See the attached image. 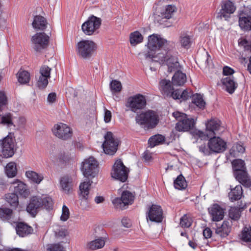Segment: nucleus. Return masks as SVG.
<instances>
[{
  "instance_id": "cd10ccee",
  "label": "nucleus",
  "mask_w": 251,
  "mask_h": 251,
  "mask_svg": "<svg viewBox=\"0 0 251 251\" xmlns=\"http://www.w3.org/2000/svg\"><path fill=\"white\" fill-rule=\"evenodd\" d=\"M247 205L246 203L243 204L241 203L238 206L232 207L229 210V217L234 221L238 220L241 217V213L242 211L246 208Z\"/></svg>"
},
{
  "instance_id": "5fc2aeb1",
  "label": "nucleus",
  "mask_w": 251,
  "mask_h": 251,
  "mask_svg": "<svg viewBox=\"0 0 251 251\" xmlns=\"http://www.w3.org/2000/svg\"><path fill=\"white\" fill-rule=\"evenodd\" d=\"M51 68L48 66L43 65L41 67L39 71V75L50 78Z\"/></svg>"
},
{
  "instance_id": "f3484780",
  "label": "nucleus",
  "mask_w": 251,
  "mask_h": 251,
  "mask_svg": "<svg viewBox=\"0 0 251 251\" xmlns=\"http://www.w3.org/2000/svg\"><path fill=\"white\" fill-rule=\"evenodd\" d=\"M163 210L160 206L152 204L147 212V219L155 223H161L163 220Z\"/></svg>"
},
{
  "instance_id": "6e6552de",
  "label": "nucleus",
  "mask_w": 251,
  "mask_h": 251,
  "mask_svg": "<svg viewBox=\"0 0 251 251\" xmlns=\"http://www.w3.org/2000/svg\"><path fill=\"white\" fill-rule=\"evenodd\" d=\"M101 24V19L100 18L91 15L82 24L81 29L85 34L92 35L100 28Z\"/></svg>"
},
{
  "instance_id": "f704fd0d",
  "label": "nucleus",
  "mask_w": 251,
  "mask_h": 251,
  "mask_svg": "<svg viewBox=\"0 0 251 251\" xmlns=\"http://www.w3.org/2000/svg\"><path fill=\"white\" fill-rule=\"evenodd\" d=\"M5 200L11 206L14 208H16L19 204L18 195L14 192L5 194Z\"/></svg>"
},
{
  "instance_id": "8fccbe9b",
  "label": "nucleus",
  "mask_w": 251,
  "mask_h": 251,
  "mask_svg": "<svg viewBox=\"0 0 251 251\" xmlns=\"http://www.w3.org/2000/svg\"><path fill=\"white\" fill-rule=\"evenodd\" d=\"M12 119V115L10 113L0 115V124L10 126L13 125Z\"/></svg>"
},
{
  "instance_id": "0e129e2a",
  "label": "nucleus",
  "mask_w": 251,
  "mask_h": 251,
  "mask_svg": "<svg viewBox=\"0 0 251 251\" xmlns=\"http://www.w3.org/2000/svg\"><path fill=\"white\" fill-rule=\"evenodd\" d=\"M223 75H231L234 73V70L232 68L228 66H225L223 68Z\"/></svg>"
},
{
  "instance_id": "c03bdc74",
  "label": "nucleus",
  "mask_w": 251,
  "mask_h": 251,
  "mask_svg": "<svg viewBox=\"0 0 251 251\" xmlns=\"http://www.w3.org/2000/svg\"><path fill=\"white\" fill-rule=\"evenodd\" d=\"M13 216V211L7 207L0 208V218L3 220H9Z\"/></svg>"
},
{
  "instance_id": "4c0bfd02",
  "label": "nucleus",
  "mask_w": 251,
  "mask_h": 251,
  "mask_svg": "<svg viewBox=\"0 0 251 251\" xmlns=\"http://www.w3.org/2000/svg\"><path fill=\"white\" fill-rule=\"evenodd\" d=\"M5 173L8 177L15 176L17 173L16 163L13 162L8 163L5 167Z\"/></svg>"
},
{
  "instance_id": "6e6d98bb",
  "label": "nucleus",
  "mask_w": 251,
  "mask_h": 251,
  "mask_svg": "<svg viewBox=\"0 0 251 251\" xmlns=\"http://www.w3.org/2000/svg\"><path fill=\"white\" fill-rule=\"evenodd\" d=\"M199 150L200 152L204 155H209L213 153L208 145H207L205 144H202L200 145L199 147Z\"/></svg>"
},
{
  "instance_id": "1a4fd4ad",
  "label": "nucleus",
  "mask_w": 251,
  "mask_h": 251,
  "mask_svg": "<svg viewBox=\"0 0 251 251\" xmlns=\"http://www.w3.org/2000/svg\"><path fill=\"white\" fill-rule=\"evenodd\" d=\"M49 36L44 32L36 33L31 39L32 47L36 52H40L49 45Z\"/></svg>"
},
{
  "instance_id": "4d7b16f0",
  "label": "nucleus",
  "mask_w": 251,
  "mask_h": 251,
  "mask_svg": "<svg viewBox=\"0 0 251 251\" xmlns=\"http://www.w3.org/2000/svg\"><path fill=\"white\" fill-rule=\"evenodd\" d=\"M180 225L182 227H189L191 225V222L189 220L188 217L184 215L180 219Z\"/></svg>"
},
{
  "instance_id": "680f3d73",
  "label": "nucleus",
  "mask_w": 251,
  "mask_h": 251,
  "mask_svg": "<svg viewBox=\"0 0 251 251\" xmlns=\"http://www.w3.org/2000/svg\"><path fill=\"white\" fill-rule=\"evenodd\" d=\"M240 46H243L245 50L248 51H251V44L246 39H243L239 42Z\"/></svg>"
},
{
  "instance_id": "aec40b11",
  "label": "nucleus",
  "mask_w": 251,
  "mask_h": 251,
  "mask_svg": "<svg viewBox=\"0 0 251 251\" xmlns=\"http://www.w3.org/2000/svg\"><path fill=\"white\" fill-rule=\"evenodd\" d=\"M11 186L10 188L13 189L14 193L17 195L26 198L29 195V191L27 188V186L23 182L16 179L15 181L11 182Z\"/></svg>"
},
{
  "instance_id": "13d9d810",
  "label": "nucleus",
  "mask_w": 251,
  "mask_h": 251,
  "mask_svg": "<svg viewBox=\"0 0 251 251\" xmlns=\"http://www.w3.org/2000/svg\"><path fill=\"white\" fill-rule=\"evenodd\" d=\"M7 103V99L5 93L0 91V112L2 111L3 106Z\"/></svg>"
},
{
  "instance_id": "4be33fe9",
  "label": "nucleus",
  "mask_w": 251,
  "mask_h": 251,
  "mask_svg": "<svg viewBox=\"0 0 251 251\" xmlns=\"http://www.w3.org/2000/svg\"><path fill=\"white\" fill-rule=\"evenodd\" d=\"M208 210L213 221H220L224 217V209L218 204H213L211 207L208 208Z\"/></svg>"
},
{
  "instance_id": "bb28decb",
  "label": "nucleus",
  "mask_w": 251,
  "mask_h": 251,
  "mask_svg": "<svg viewBox=\"0 0 251 251\" xmlns=\"http://www.w3.org/2000/svg\"><path fill=\"white\" fill-rule=\"evenodd\" d=\"M16 230L17 234L20 236L25 237L31 234L33 232V228L26 224L20 222L17 224Z\"/></svg>"
},
{
  "instance_id": "dca6fc26",
  "label": "nucleus",
  "mask_w": 251,
  "mask_h": 251,
  "mask_svg": "<svg viewBox=\"0 0 251 251\" xmlns=\"http://www.w3.org/2000/svg\"><path fill=\"white\" fill-rule=\"evenodd\" d=\"M208 145L212 152L221 153L224 151L226 148V143L219 137L215 135L209 137Z\"/></svg>"
},
{
  "instance_id": "37998d69",
  "label": "nucleus",
  "mask_w": 251,
  "mask_h": 251,
  "mask_svg": "<svg viewBox=\"0 0 251 251\" xmlns=\"http://www.w3.org/2000/svg\"><path fill=\"white\" fill-rule=\"evenodd\" d=\"M165 140V138L161 135H155L151 137L149 140V144L151 148L162 143Z\"/></svg>"
},
{
  "instance_id": "3c124183",
  "label": "nucleus",
  "mask_w": 251,
  "mask_h": 251,
  "mask_svg": "<svg viewBox=\"0 0 251 251\" xmlns=\"http://www.w3.org/2000/svg\"><path fill=\"white\" fill-rule=\"evenodd\" d=\"M42 201L41 206L44 207L46 209H52L53 206V201L52 199L49 197H44L41 198Z\"/></svg>"
},
{
  "instance_id": "a18cd8bd",
  "label": "nucleus",
  "mask_w": 251,
  "mask_h": 251,
  "mask_svg": "<svg viewBox=\"0 0 251 251\" xmlns=\"http://www.w3.org/2000/svg\"><path fill=\"white\" fill-rule=\"evenodd\" d=\"M19 82L21 84H25L29 81L30 75L26 71H20L17 74Z\"/></svg>"
},
{
  "instance_id": "412c9836",
  "label": "nucleus",
  "mask_w": 251,
  "mask_h": 251,
  "mask_svg": "<svg viewBox=\"0 0 251 251\" xmlns=\"http://www.w3.org/2000/svg\"><path fill=\"white\" fill-rule=\"evenodd\" d=\"M32 26L36 30H44L47 27L48 22L46 19L40 15L34 13Z\"/></svg>"
},
{
  "instance_id": "20e7f679",
  "label": "nucleus",
  "mask_w": 251,
  "mask_h": 251,
  "mask_svg": "<svg viewBox=\"0 0 251 251\" xmlns=\"http://www.w3.org/2000/svg\"><path fill=\"white\" fill-rule=\"evenodd\" d=\"M97 49L95 43L93 41L83 40L77 44L76 51L78 56L84 58H90Z\"/></svg>"
},
{
  "instance_id": "052dcab7",
  "label": "nucleus",
  "mask_w": 251,
  "mask_h": 251,
  "mask_svg": "<svg viewBox=\"0 0 251 251\" xmlns=\"http://www.w3.org/2000/svg\"><path fill=\"white\" fill-rule=\"evenodd\" d=\"M49 251H64V248L60 244L51 245L50 247L48 248Z\"/></svg>"
},
{
  "instance_id": "b1692460",
  "label": "nucleus",
  "mask_w": 251,
  "mask_h": 251,
  "mask_svg": "<svg viewBox=\"0 0 251 251\" xmlns=\"http://www.w3.org/2000/svg\"><path fill=\"white\" fill-rule=\"evenodd\" d=\"M236 179L238 180L244 187L249 188L251 185V179L248 176L246 170L237 172L234 174Z\"/></svg>"
},
{
  "instance_id": "79ce46f5",
  "label": "nucleus",
  "mask_w": 251,
  "mask_h": 251,
  "mask_svg": "<svg viewBox=\"0 0 251 251\" xmlns=\"http://www.w3.org/2000/svg\"><path fill=\"white\" fill-rule=\"evenodd\" d=\"M176 10V7L175 5H168L163 11L161 13V17L163 18L170 19Z\"/></svg>"
},
{
  "instance_id": "39448f33",
  "label": "nucleus",
  "mask_w": 251,
  "mask_h": 251,
  "mask_svg": "<svg viewBox=\"0 0 251 251\" xmlns=\"http://www.w3.org/2000/svg\"><path fill=\"white\" fill-rule=\"evenodd\" d=\"M146 104L145 96L139 94H136L127 98L125 105L128 109H126V111L130 110L137 114L140 111L145 108Z\"/></svg>"
},
{
  "instance_id": "f03ea898",
  "label": "nucleus",
  "mask_w": 251,
  "mask_h": 251,
  "mask_svg": "<svg viewBox=\"0 0 251 251\" xmlns=\"http://www.w3.org/2000/svg\"><path fill=\"white\" fill-rule=\"evenodd\" d=\"M135 120L137 125L148 129L155 127L159 122L158 115L152 110L137 113L135 117Z\"/></svg>"
},
{
  "instance_id": "4468645a",
  "label": "nucleus",
  "mask_w": 251,
  "mask_h": 251,
  "mask_svg": "<svg viewBox=\"0 0 251 251\" xmlns=\"http://www.w3.org/2000/svg\"><path fill=\"white\" fill-rule=\"evenodd\" d=\"M134 200L132 194L128 191H124L120 198H116L113 201V203L117 208L125 209V206L131 204Z\"/></svg>"
},
{
  "instance_id": "2f4dec72",
  "label": "nucleus",
  "mask_w": 251,
  "mask_h": 251,
  "mask_svg": "<svg viewBox=\"0 0 251 251\" xmlns=\"http://www.w3.org/2000/svg\"><path fill=\"white\" fill-rule=\"evenodd\" d=\"M239 25L241 29L244 30H251V17L240 15L239 20Z\"/></svg>"
},
{
  "instance_id": "5701e85b",
  "label": "nucleus",
  "mask_w": 251,
  "mask_h": 251,
  "mask_svg": "<svg viewBox=\"0 0 251 251\" xmlns=\"http://www.w3.org/2000/svg\"><path fill=\"white\" fill-rule=\"evenodd\" d=\"M60 185L62 191L67 194L72 193L74 187V183L72 178L69 176L62 177L60 181Z\"/></svg>"
},
{
  "instance_id": "9d476101",
  "label": "nucleus",
  "mask_w": 251,
  "mask_h": 251,
  "mask_svg": "<svg viewBox=\"0 0 251 251\" xmlns=\"http://www.w3.org/2000/svg\"><path fill=\"white\" fill-rule=\"evenodd\" d=\"M98 164L93 157H90L83 162L82 171L83 175L86 177H94L98 174Z\"/></svg>"
},
{
  "instance_id": "a211bd4d",
  "label": "nucleus",
  "mask_w": 251,
  "mask_h": 251,
  "mask_svg": "<svg viewBox=\"0 0 251 251\" xmlns=\"http://www.w3.org/2000/svg\"><path fill=\"white\" fill-rule=\"evenodd\" d=\"M42 201L41 198L37 196L31 197L26 206V211L33 217H35L37 213L42 208Z\"/></svg>"
},
{
  "instance_id": "bf43d9fd",
  "label": "nucleus",
  "mask_w": 251,
  "mask_h": 251,
  "mask_svg": "<svg viewBox=\"0 0 251 251\" xmlns=\"http://www.w3.org/2000/svg\"><path fill=\"white\" fill-rule=\"evenodd\" d=\"M70 212L68 208L65 205L62 207V213L60 219L62 221H66L69 218Z\"/></svg>"
},
{
  "instance_id": "f8f14e48",
  "label": "nucleus",
  "mask_w": 251,
  "mask_h": 251,
  "mask_svg": "<svg viewBox=\"0 0 251 251\" xmlns=\"http://www.w3.org/2000/svg\"><path fill=\"white\" fill-rule=\"evenodd\" d=\"M165 56L160 57L161 61H163L168 66V71L169 73L176 71V70L180 69V66L178 61V58L176 54L172 53L170 49Z\"/></svg>"
},
{
  "instance_id": "864d4df0",
  "label": "nucleus",
  "mask_w": 251,
  "mask_h": 251,
  "mask_svg": "<svg viewBox=\"0 0 251 251\" xmlns=\"http://www.w3.org/2000/svg\"><path fill=\"white\" fill-rule=\"evenodd\" d=\"M54 232L55 237L58 239L64 238L68 233L67 231L61 227H57L56 228L54 229Z\"/></svg>"
},
{
  "instance_id": "49530a36",
  "label": "nucleus",
  "mask_w": 251,
  "mask_h": 251,
  "mask_svg": "<svg viewBox=\"0 0 251 251\" xmlns=\"http://www.w3.org/2000/svg\"><path fill=\"white\" fill-rule=\"evenodd\" d=\"M179 42L181 46L185 49H189L192 44L190 37L186 34H182L179 37Z\"/></svg>"
},
{
  "instance_id": "e433bc0d",
  "label": "nucleus",
  "mask_w": 251,
  "mask_h": 251,
  "mask_svg": "<svg viewBox=\"0 0 251 251\" xmlns=\"http://www.w3.org/2000/svg\"><path fill=\"white\" fill-rule=\"evenodd\" d=\"M192 102L200 109H203L205 106V102L202 95L195 94L192 97Z\"/></svg>"
},
{
  "instance_id": "f257e3e1",
  "label": "nucleus",
  "mask_w": 251,
  "mask_h": 251,
  "mask_svg": "<svg viewBox=\"0 0 251 251\" xmlns=\"http://www.w3.org/2000/svg\"><path fill=\"white\" fill-rule=\"evenodd\" d=\"M173 43L168 41L166 39L162 38L160 35L152 34L149 36L147 47L151 52H148L145 54V58H151L152 61H155L153 58H156V56L152 51L156 50L160 48H164V50H168L169 48L173 47ZM157 61V60H155Z\"/></svg>"
},
{
  "instance_id": "603ef678",
  "label": "nucleus",
  "mask_w": 251,
  "mask_h": 251,
  "mask_svg": "<svg viewBox=\"0 0 251 251\" xmlns=\"http://www.w3.org/2000/svg\"><path fill=\"white\" fill-rule=\"evenodd\" d=\"M49 77L42 76L41 75H39L38 77H37V84L39 89H43L47 87L49 83Z\"/></svg>"
},
{
  "instance_id": "7ed1b4c3",
  "label": "nucleus",
  "mask_w": 251,
  "mask_h": 251,
  "mask_svg": "<svg viewBox=\"0 0 251 251\" xmlns=\"http://www.w3.org/2000/svg\"><path fill=\"white\" fill-rule=\"evenodd\" d=\"M16 145L14 134L9 133L6 137L0 140V150L1 157L9 158L15 153L14 147Z\"/></svg>"
},
{
  "instance_id": "473e14b6",
  "label": "nucleus",
  "mask_w": 251,
  "mask_h": 251,
  "mask_svg": "<svg viewBox=\"0 0 251 251\" xmlns=\"http://www.w3.org/2000/svg\"><path fill=\"white\" fill-rule=\"evenodd\" d=\"M161 89L166 94L169 96L171 92L174 90L172 82L167 79H162L159 82Z\"/></svg>"
},
{
  "instance_id": "09e8293b",
  "label": "nucleus",
  "mask_w": 251,
  "mask_h": 251,
  "mask_svg": "<svg viewBox=\"0 0 251 251\" xmlns=\"http://www.w3.org/2000/svg\"><path fill=\"white\" fill-rule=\"evenodd\" d=\"M241 239L245 242H251V227H245L242 232Z\"/></svg>"
},
{
  "instance_id": "de8ad7c7",
  "label": "nucleus",
  "mask_w": 251,
  "mask_h": 251,
  "mask_svg": "<svg viewBox=\"0 0 251 251\" xmlns=\"http://www.w3.org/2000/svg\"><path fill=\"white\" fill-rule=\"evenodd\" d=\"M110 88L113 93H118L121 91L122 85L120 81L112 80L110 83Z\"/></svg>"
},
{
  "instance_id": "e2e57ef3",
  "label": "nucleus",
  "mask_w": 251,
  "mask_h": 251,
  "mask_svg": "<svg viewBox=\"0 0 251 251\" xmlns=\"http://www.w3.org/2000/svg\"><path fill=\"white\" fill-rule=\"evenodd\" d=\"M169 95L172 96L174 99H180L181 90L179 89L175 90L174 89V90L170 93Z\"/></svg>"
},
{
  "instance_id": "9b49d317",
  "label": "nucleus",
  "mask_w": 251,
  "mask_h": 251,
  "mask_svg": "<svg viewBox=\"0 0 251 251\" xmlns=\"http://www.w3.org/2000/svg\"><path fill=\"white\" fill-rule=\"evenodd\" d=\"M105 141L102 146L106 154L113 155L117 151L118 140L115 139L111 132H107L104 136Z\"/></svg>"
},
{
  "instance_id": "ea45409f",
  "label": "nucleus",
  "mask_w": 251,
  "mask_h": 251,
  "mask_svg": "<svg viewBox=\"0 0 251 251\" xmlns=\"http://www.w3.org/2000/svg\"><path fill=\"white\" fill-rule=\"evenodd\" d=\"M174 187L177 189L182 190L185 189L187 184L184 177L182 175H179L174 182Z\"/></svg>"
},
{
  "instance_id": "72a5a7b5",
  "label": "nucleus",
  "mask_w": 251,
  "mask_h": 251,
  "mask_svg": "<svg viewBox=\"0 0 251 251\" xmlns=\"http://www.w3.org/2000/svg\"><path fill=\"white\" fill-rule=\"evenodd\" d=\"M92 181L88 180L80 184L79 190L80 196L84 199L87 200L89 192V187L91 186Z\"/></svg>"
},
{
  "instance_id": "c756f323",
  "label": "nucleus",
  "mask_w": 251,
  "mask_h": 251,
  "mask_svg": "<svg viewBox=\"0 0 251 251\" xmlns=\"http://www.w3.org/2000/svg\"><path fill=\"white\" fill-rule=\"evenodd\" d=\"M231 230V226L227 221H224L222 225L217 227L215 233L222 238H224L228 235Z\"/></svg>"
},
{
  "instance_id": "2eb2a0df",
  "label": "nucleus",
  "mask_w": 251,
  "mask_h": 251,
  "mask_svg": "<svg viewBox=\"0 0 251 251\" xmlns=\"http://www.w3.org/2000/svg\"><path fill=\"white\" fill-rule=\"evenodd\" d=\"M236 7L234 4L229 0H224L221 2V9L218 13L217 18L222 19L224 18L225 20L230 17L231 14L234 13Z\"/></svg>"
},
{
  "instance_id": "7c9ffc66",
  "label": "nucleus",
  "mask_w": 251,
  "mask_h": 251,
  "mask_svg": "<svg viewBox=\"0 0 251 251\" xmlns=\"http://www.w3.org/2000/svg\"><path fill=\"white\" fill-rule=\"evenodd\" d=\"M231 191L228 194L229 199L231 201L240 200L243 196V190L241 185H237L232 188L230 186Z\"/></svg>"
},
{
  "instance_id": "ddd939ff",
  "label": "nucleus",
  "mask_w": 251,
  "mask_h": 251,
  "mask_svg": "<svg viewBox=\"0 0 251 251\" xmlns=\"http://www.w3.org/2000/svg\"><path fill=\"white\" fill-rule=\"evenodd\" d=\"M52 131L56 137L63 140L71 138L73 134L70 127L67 125L61 123L55 125Z\"/></svg>"
},
{
  "instance_id": "423d86ee",
  "label": "nucleus",
  "mask_w": 251,
  "mask_h": 251,
  "mask_svg": "<svg viewBox=\"0 0 251 251\" xmlns=\"http://www.w3.org/2000/svg\"><path fill=\"white\" fill-rule=\"evenodd\" d=\"M173 116L178 121L176 129L178 131H187L194 127L195 122L193 118H189L185 114L179 112L173 113Z\"/></svg>"
},
{
  "instance_id": "393cba45",
  "label": "nucleus",
  "mask_w": 251,
  "mask_h": 251,
  "mask_svg": "<svg viewBox=\"0 0 251 251\" xmlns=\"http://www.w3.org/2000/svg\"><path fill=\"white\" fill-rule=\"evenodd\" d=\"M222 83L225 87L226 90L229 94H232L237 88L238 84L234 80L233 76H228L221 80Z\"/></svg>"
},
{
  "instance_id": "774afa93",
  "label": "nucleus",
  "mask_w": 251,
  "mask_h": 251,
  "mask_svg": "<svg viewBox=\"0 0 251 251\" xmlns=\"http://www.w3.org/2000/svg\"><path fill=\"white\" fill-rule=\"evenodd\" d=\"M56 95L55 93H51L48 96V101L50 103H53L56 100Z\"/></svg>"
},
{
  "instance_id": "58836bf2",
  "label": "nucleus",
  "mask_w": 251,
  "mask_h": 251,
  "mask_svg": "<svg viewBox=\"0 0 251 251\" xmlns=\"http://www.w3.org/2000/svg\"><path fill=\"white\" fill-rule=\"evenodd\" d=\"M233 174L237 172H241L246 170L245 163L244 160L242 159H235L232 162Z\"/></svg>"
},
{
  "instance_id": "6ab92c4d",
  "label": "nucleus",
  "mask_w": 251,
  "mask_h": 251,
  "mask_svg": "<svg viewBox=\"0 0 251 251\" xmlns=\"http://www.w3.org/2000/svg\"><path fill=\"white\" fill-rule=\"evenodd\" d=\"M221 128V122L218 119H211L206 124L205 135L207 137L219 134Z\"/></svg>"
},
{
  "instance_id": "c9c22d12",
  "label": "nucleus",
  "mask_w": 251,
  "mask_h": 251,
  "mask_svg": "<svg viewBox=\"0 0 251 251\" xmlns=\"http://www.w3.org/2000/svg\"><path fill=\"white\" fill-rule=\"evenodd\" d=\"M129 39L131 46H135L143 41V37L140 32L135 31L130 33Z\"/></svg>"
},
{
  "instance_id": "338daca9",
  "label": "nucleus",
  "mask_w": 251,
  "mask_h": 251,
  "mask_svg": "<svg viewBox=\"0 0 251 251\" xmlns=\"http://www.w3.org/2000/svg\"><path fill=\"white\" fill-rule=\"evenodd\" d=\"M111 113L108 110H105L104 120L106 123H109L111 119Z\"/></svg>"
},
{
  "instance_id": "a878e982",
  "label": "nucleus",
  "mask_w": 251,
  "mask_h": 251,
  "mask_svg": "<svg viewBox=\"0 0 251 251\" xmlns=\"http://www.w3.org/2000/svg\"><path fill=\"white\" fill-rule=\"evenodd\" d=\"M96 239L88 242L86 246V248L90 250H96L101 249L105 245V240L104 237L96 236Z\"/></svg>"
},
{
  "instance_id": "a19ab883",
  "label": "nucleus",
  "mask_w": 251,
  "mask_h": 251,
  "mask_svg": "<svg viewBox=\"0 0 251 251\" xmlns=\"http://www.w3.org/2000/svg\"><path fill=\"white\" fill-rule=\"evenodd\" d=\"M25 175L28 178L37 184H39L43 179V176L41 175L32 171H26Z\"/></svg>"
},
{
  "instance_id": "0eeeda50",
  "label": "nucleus",
  "mask_w": 251,
  "mask_h": 251,
  "mask_svg": "<svg viewBox=\"0 0 251 251\" xmlns=\"http://www.w3.org/2000/svg\"><path fill=\"white\" fill-rule=\"evenodd\" d=\"M128 169L124 165L121 159L116 160L113 166L111 176L121 182H125L128 177Z\"/></svg>"
},
{
  "instance_id": "c85d7f7f",
  "label": "nucleus",
  "mask_w": 251,
  "mask_h": 251,
  "mask_svg": "<svg viewBox=\"0 0 251 251\" xmlns=\"http://www.w3.org/2000/svg\"><path fill=\"white\" fill-rule=\"evenodd\" d=\"M186 81V75L180 71V69L176 70V72L172 77V83L175 86H182Z\"/></svg>"
},
{
  "instance_id": "69168bd1",
  "label": "nucleus",
  "mask_w": 251,
  "mask_h": 251,
  "mask_svg": "<svg viewBox=\"0 0 251 251\" xmlns=\"http://www.w3.org/2000/svg\"><path fill=\"white\" fill-rule=\"evenodd\" d=\"M121 222L123 226L125 227L129 228L131 226V223L130 220L127 218H123Z\"/></svg>"
}]
</instances>
